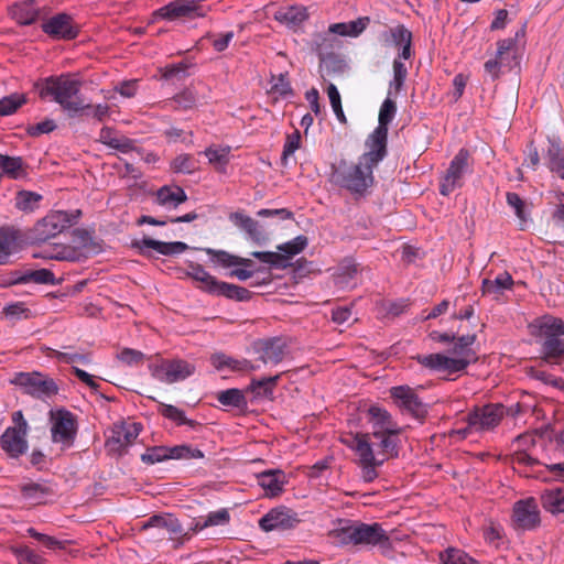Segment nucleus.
<instances>
[{
  "label": "nucleus",
  "instance_id": "f257e3e1",
  "mask_svg": "<svg viewBox=\"0 0 564 564\" xmlns=\"http://www.w3.org/2000/svg\"><path fill=\"white\" fill-rule=\"evenodd\" d=\"M82 82L70 75L50 76L44 80L40 97H52L69 117L77 116L90 108L80 97Z\"/></svg>",
  "mask_w": 564,
  "mask_h": 564
},
{
  "label": "nucleus",
  "instance_id": "f03ea898",
  "mask_svg": "<svg viewBox=\"0 0 564 564\" xmlns=\"http://www.w3.org/2000/svg\"><path fill=\"white\" fill-rule=\"evenodd\" d=\"M373 166L362 164L360 159L358 163L339 160L332 165L329 181L332 184L348 191L356 198L367 195L368 189L373 186Z\"/></svg>",
  "mask_w": 564,
  "mask_h": 564
},
{
  "label": "nucleus",
  "instance_id": "7ed1b4c3",
  "mask_svg": "<svg viewBox=\"0 0 564 564\" xmlns=\"http://www.w3.org/2000/svg\"><path fill=\"white\" fill-rule=\"evenodd\" d=\"M541 344V358L551 366L564 364V321L554 316H543L539 322Z\"/></svg>",
  "mask_w": 564,
  "mask_h": 564
},
{
  "label": "nucleus",
  "instance_id": "20e7f679",
  "mask_svg": "<svg viewBox=\"0 0 564 564\" xmlns=\"http://www.w3.org/2000/svg\"><path fill=\"white\" fill-rule=\"evenodd\" d=\"M82 217V210L72 212L54 210L48 213L28 231V239L31 243L37 245L55 238L68 227L73 226Z\"/></svg>",
  "mask_w": 564,
  "mask_h": 564
},
{
  "label": "nucleus",
  "instance_id": "39448f33",
  "mask_svg": "<svg viewBox=\"0 0 564 564\" xmlns=\"http://www.w3.org/2000/svg\"><path fill=\"white\" fill-rule=\"evenodd\" d=\"M368 438L367 435H352L349 441L343 440V443L358 455L362 479L366 482H372L378 477L377 468L393 457L388 454H375L372 444L368 442Z\"/></svg>",
  "mask_w": 564,
  "mask_h": 564
},
{
  "label": "nucleus",
  "instance_id": "423d86ee",
  "mask_svg": "<svg viewBox=\"0 0 564 564\" xmlns=\"http://www.w3.org/2000/svg\"><path fill=\"white\" fill-rule=\"evenodd\" d=\"M11 383L19 387L24 394L39 400L50 399L58 393L55 380L42 372H17Z\"/></svg>",
  "mask_w": 564,
  "mask_h": 564
},
{
  "label": "nucleus",
  "instance_id": "0eeeda50",
  "mask_svg": "<svg viewBox=\"0 0 564 564\" xmlns=\"http://www.w3.org/2000/svg\"><path fill=\"white\" fill-rule=\"evenodd\" d=\"M51 438L62 449L70 448L76 440L78 423L76 416L62 408L50 411Z\"/></svg>",
  "mask_w": 564,
  "mask_h": 564
},
{
  "label": "nucleus",
  "instance_id": "6e6552de",
  "mask_svg": "<svg viewBox=\"0 0 564 564\" xmlns=\"http://www.w3.org/2000/svg\"><path fill=\"white\" fill-rule=\"evenodd\" d=\"M142 429V424L137 422L113 424L111 435L107 437L105 443L108 454L117 458L128 454V448L138 438Z\"/></svg>",
  "mask_w": 564,
  "mask_h": 564
},
{
  "label": "nucleus",
  "instance_id": "1a4fd4ad",
  "mask_svg": "<svg viewBox=\"0 0 564 564\" xmlns=\"http://www.w3.org/2000/svg\"><path fill=\"white\" fill-rule=\"evenodd\" d=\"M151 376L164 383L183 381L195 372V366L183 359H162L149 365Z\"/></svg>",
  "mask_w": 564,
  "mask_h": 564
},
{
  "label": "nucleus",
  "instance_id": "9d476101",
  "mask_svg": "<svg viewBox=\"0 0 564 564\" xmlns=\"http://www.w3.org/2000/svg\"><path fill=\"white\" fill-rule=\"evenodd\" d=\"M469 158V152L464 148L453 158L440 184V193L442 195L448 196L456 188L463 186L465 175L471 171Z\"/></svg>",
  "mask_w": 564,
  "mask_h": 564
},
{
  "label": "nucleus",
  "instance_id": "9b49d317",
  "mask_svg": "<svg viewBox=\"0 0 564 564\" xmlns=\"http://www.w3.org/2000/svg\"><path fill=\"white\" fill-rule=\"evenodd\" d=\"M503 416V404L488 403L482 406H477L469 412L466 417V422L469 423L471 427H476V432H485L497 427Z\"/></svg>",
  "mask_w": 564,
  "mask_h": 564
},
{
  "label": "nucleus",
  "instance_id": "f8f14e48",
  "mask_svg": "<svg viewBox=\"0 0 564 564\" xmlns=\"http://www.w3.org/2000/svg\"><path fill=\"white\" fill-rule=\"evenodd\" d=\"M540 523V510L534 498L519 500L513 505L512 525L517 531H532Z\"/></svg>",
  "mask_w": 564,
  "mask_h": 564
},
{
  "label": "nucleus",
  "instance_id": "ddd939ff",
  "mask_svg": "<svg viewBox=\"0 0 564 564\" xmlns=\"http://www.w3.org/2000/svg\"><path fill=\"white\" fill-rule=\"evenodd\" d=\"M301 519L297 512L285 506H279L271 509L259 520V527L264 532L270 531H285L294 529Z\"/></svg>",
  "mask_w": 564,
  "mask_h": 564
},
{
  "label": "nucleus",
  "instance_id": "4468645a",
  "mask_svg": "<svg viewBox=\"0 0 564 564\" xmlns=\"http://www.w3.org/2000/svg\"><path fill=\"white\" fill-rule=\"evenodd\" d=\"M390 394L398 405L413 417L423 420L427 415V405L423 403L412 388L408 386L392 387Z\"/></svg>",
  "mask_w": 564,
  "mask_h": 564
},
{
  "label": "nucleus",
  "instance_id": "2eb2a0df",
  "mask_svg": "<svg viewBox=\"0 0 564 564\" xmlns=\"http://www.w3.org/2000/svg\"><path fill=\"white\" fill-rule=\"evenodd\" d=\"M370 432L356 433L355 435H367L368 442L371 443V436H380L382 433L401 432V427L393 421L391 414L379 405H371L367 411Z\"/></svg>",
  "mask_w": 564,
  "mask_h": 564
},
{
  "label": "nucleus",
  "instance_id": "dca6fc26",
  "mask_svg": "<svg viewBox=\"0 0 564 564\" xmlns=\"http://www.w3.org/2000/svg\"><path fill=\"white\" fill-rule=\"evenodd\" d=\"M45 34L56 40H73L79 33L78 25L74 22L72 15L67 13H57L42 24Z\"/></svg>",
  "mask_w": 564,
  "mask_h": 564
},
{
  "label": "nucleus",
  "instance_id": "f3484780",
  "mask_svg": "<svg viewBox=\"0 0 564 564\" xmlns=\"http://www.w3.org/2000/svg\"><path fill=\"white\" fill-rule=\"evenodd\" d=\"M155 15L170 21L180 18L194 19L197 17H204L205 10L203 6L195 0H174L160 8L155 12Z\"/></svg>",
  "mask_w": 564,
  "mask_h": 564
},
{
  "label": "nucleus",
  "instance_id": "a211bd4d",
  "mask_svg": "<svg viewBox=\"0 0 564 564\" xmlns=\"http://www.w3.org/2000/svg\"><path fill=\"white\" fill-rule=\"evenodd\" d=\"M422 367L436 372L453 375L466 370V362L454 360L448 355L435 352L429 355H416L413 357Z\"/></svg>",
  "mask_w": 564,
  "mask_h": 564
},
{
  "label": "nucleus",
  "instance_id": "6ab92c4d",
  "mask_svg": "<svg viewBox=\"0 0 564 564\" xmlns=\"http://www.w3.org/2000/svg\"><path fill=\"white\" fill-rule=\"evenodd\" d=\"M387 144L388 131L376 128L366 140L368 151L360 156V162L376 167L388 154Z\"/></svg>",
  "mask_w": 564,
  "mask_h": 564
},
{
  "label": "nucleus",
  "instance_id": "aec40b11",
  "mask_svg": "<svg viewBox=\"0 0 564 564\" xmlns=\"http://www.w3.org/2000/svg\"><path fill=\"white\" fill-rule=\"evenodd\" d=\"M253 349L262 362L278 365L284 359L288 345L282 337H269L256 341Z\"/></svg>",
  "mask_w": 564,
  "mask_h": 564
},
{
  "label": "nucleus",
  "instance_id": "412c9836",
  "mask_svg": "<svg viewBox=\"0 0 564 564\" xmlns=\"http://www.w3.org/2000/svg\"><path fill=\"white\" fill-rule=\"evenodd\" d=\"M230 223L245 232L247 239L256 245H264L268 241V234L263 226L243 212H234L228 216Z\"/></svg>",
  "mask_w": 564,
  "mask_h": 564
},
{
  "label": "nucleus",
  "instance_id": "4be33fe9",
  "mask_svg": "<svg viewBox=\"0 0 564 564\" xmlns=\"http://www.w3.org/2000/svg\"><path fill=\"white\" fill-rule=\"evenodd\" d=\"M132 247L137 249L140 254L147 257H150L148 249H153L163 256L180 254L188 249V246L182 241L165 242L150 237L132 241Z\"/></svg>",
  "mask_w": 564,
  "mask_h": 564
},
{
  "label": "nucleus",
  "instance_id": "5701e85b",
  "mask_svg": "<svg viewBox=\"0 0 564 564\" xmlns=\"http://www.w3.org/2000/svg\"><path fill=\"white\" fill-rule=\"evenodd\" d=\"M28 431L14 427H7L0 437L1 448L11 458H19L26 453L29 444L26 441Z\"/></svg>",
  "mask_w": 564,
  "mask_h": 564
},
{
  "label": "nucleus",
  "instance_id": "b1692460",
  "mask_svg": "<svg viewBox=\"0 0 564 564\" xmlns=\"http://www.w3.org/2000/svg\"><path fill=\"white\" fill-rule=\"evenodd\" d=\"M477 339L476 334H468L462 336H455L452 340L453 346L447 350V355L454 358V360H460L466 362V368L477 362L478 356L473 349V345Z\"/></svg>",
  "mask_w": 564,
  "mask_h": 564
},
{
  "label": "nucleus",
  "instance_id": "393cba45",
  "mask_svg": "<svg viewBox=\"0 0 564 564\" xmlns=\"http://www.w3.org/2000/svg\"><path fill=\"white\" fill-rule=\"evenodd\" d=\"M380 545L389 544V536L379 523H364L358 521L356 531V545Z\"/></svg>",
  "mask_w": 564,
  "mask_h": 564
},
{
  "label": "nucleus",
  "instance_id": "a878e982",
  "mask_svg": "<svg viewBox=\"0 0 564 564\" xmlns=\"http://www.w3.org/2000/svg\"><path fill=\"white\" fill-rule=\"evenodd\" d=\"M258 485L264 490L267 497H278L283 492L288 482L286 475L281 469H269L257 475Z\"/></svg>",
  "mask_w": 564,
  "mask_h": 564
},
{
  "label": "nucleus",
  "instance_id": "bb28decb",
  "mask_svg": "<svg viewBox=\"0 0 564 564\" xmlns=\"http://www.w3.org/2000/svg\"><path fill=\"white\" fill-rule=\"evenodd\" d=\"M514 281L507 271L499 273L495 279H484L481 282V292L484 295H490L494 300L499 301L506 291H511Z\"/></svg>",
  "mask_w": 564,
  "mask_h": 564
},
{
  "label": "nucleus",
  "instance_id": "cd10ccee",
  "mask_svg": "<svg viewBox=\"0 0 564 564\" xmlns=\"http://www.w3.org/2000/svg\"><path fill=\"white\" fill-rule=\"evenodd\" d=\"M308 14L305 7L291 6L281 8L274 13V19L281 24L286 25L289 29L296 30L301 24L307 20Z\"/></svg>",
  "mask_w": 564,
  "mask_h": 564
},
{
  "label": "nucleus",
  "instance_id": "c85d7f7f",
  "mask_svg": "<svg viewBox=\"0 0 564 564\" xmlns=\"http://www.w3.org/2000/svg\"><path fill=\"white\" fill-rule=\"evenodd\" d=\"M144 530L156 528L165 530L170 534V539H175L183 532L180 520L173 514H155L152 516L142 527Z\"/></svg>",
  "mask_w": 564,
  "mask_h": 564
},
{
  "label": "nucleus",
  "instance_id": "c756f323",
  "mask_svg": "<svg viewBox=\"0 0 564 564\" xmlns=\"http://www.w3.org/2000/svg\"><path fill=\"white\" fill-rule=\"evenodd\" d=\"M400 433L401 432H388L382 433L380 436H371L372 451H378V454L390 455L392 457L399 456L400 447Z\"/></svg>",
  "mask_w": 564,
  "mask_h": 564
},
{
  "label": "nucleus",
  "instance_id": "7c9ffc66",
  "mask_svg": "<svg viewBox=\"0 0 564 564\" xmlns=\"http://www.w3.org/2000/svg\"><path fill=\"white\" fill-rule=\"evenodd\" d=\"M20 492L31 503L41 505L48 496L54 494V490L47 482L30 481L20 486Z\"/></svg>",
  "mask_w": 564,
  "mask_h": 564
},
{
  "label": "nucleus",
  "instance_id": "2f4dec72",
  "mask_svg": "<svg viewBox=\"0 0 564 564\" xmlns=\"http://www.w3.org/2000/svg\"><path fill=\"white\" fill-rule=\"evenodd\" d=\"M544 160L549 170L564 180V149L558 141L549 139Z\"/></svg>",
  "mask_w": 564,
  "mask_h": 564
},
{
  "label": "nucleus",
  "instance_id": "473e14b6",
  "mask_svg": "<svg viewBox=\"0 0 564 564\" xmlns=\"http://www.w3.org/2000/svg\"><path fill=\"white\" fill-rule=\"evenodd\" d=\"M523 35V31H518L514 37L500 40L497 43V52L495 57L503 61L505 63H511L512 68L519 65V48L517 45V37Z\"/></svg>",
  "mask_w": 564,
  "mask_h": 564
},
{
  "label": "nucleus",
  "instance_id": "72a5a7b5",
  "mask_svg": "<svg viewBox=\"0 0 564 564\" xmlns=\"http://www.w3.org/2000/svg\"><path fill=\"white\" fill-rule=\"evenodd\" d=\"M358 521L339 519L336 527L329 531V535L339 544L356 545V531Z\"/></svg>",
  "mask_w": 564,
  "mask_h": 564
},
{
  "label": "nucleus",
  "instance_id": "f704fd0d",
  "mask_svg": "<svg viewBox=\"0 0 564 564\" xmlns=\"http://www.w3.org/2000/svg\"><path fill=\"white\" fill-rule=\"evenodd\" d=\"M18 231L9 228H0V264H6L9 257L18 250Z\"/></svg>",
  "mask_w": 564,
  "mask_h": 564
},
{
  "label": "nucleus",
  "instance_id": "c9c22d12",
  "mask_svg": "<svg viewBox=\"0 0 564 564\" xmlns=\"http://www.w3.org/2000/svg\"><path fill=\"white\" fill-rule=\"evenodd\" d=\"M281 378V375L272 377L252 378L247 391L254 394L256 398H272L274 389Z\"/></svg>",
  "mask_w": 564,
  "mask_h": 564
},
{
  "label": "nucleus",
  "instance_id": "e433bc0d",
  "mask_svg": "<svg viewBox=\"0 0 564 564\" xmlns=\"http://www.w3.org/2000/svg\"><path fill=\"white\" fill-rule=\"evenodd\" d=\"M73 237L76 243H78L79 248L83 249V257L88 258L93 254H97L102 251L101 243L97 241L93 235L82 228H76L73 230Z\"/></svg>",
  "mask_w": 564,
  "mask_h": 564
},
{
  "label": "nucleus",
  "instance_id": "4c0bfd02",
  "mask_svg": "<svg viewBox=\"0 0 564 564\" xmlns=\"http://www.w3.org/2000/svg\"><path fill=\"white\" fill-rule=\"evenodd\" d=\"M189 271L187 275L193 280L202 283L200 289L209 294H214L219 280H217L214 275L207 272L202 264L191 263Z\"/></svg>",
  "mask_w": 564,
  "mask_h": 564
},
{
  "label": "nucleus",
  "instance_id": "58836bf2",
  "mask_svg": "<svg viewBox=\"0 0 564 564\" xmlns=\"http://www.w3.org/2000/svg\"><path fill=\"white\" fill-rule=\"evenodd\" d=\"M26 165L21 156H9L1 154L0 169L2 176L7 175L12 180H19L26 175Z\"/></svg>",
  "mask_w": 564,
  "mask_h": 564
},
{
  "label": "nucleus",
  "instance_id": "ea45409f",
  "mask_svg": "<svg viewBox=\"0 0 564 564\" xmlns=\"http://www.w3.org/2000/svg\"><path fill=\"white\" fill-rule=\"evenodd\" d=\"M541 503L545 511L552 514L564 512V488L545 490L541 495Z\"/></svg>",
  "mask_w": 564,
  "mask_h": 564
},
{
  "label": "nucleus",
  "instance_id": "a19ab883",
  "mask_svg": "<svg viewBox=\"0 0 564 564\" xmlns=\"http://www.w3.org/2000/svg\"><path fill=\"white\" fill-rule=\"evenodd\" d=\"M156 200L162 206L172 205L177 207L180 204L187 200V195L180 186H175L174 188L163 186L156 192Z\"/></svg>",
  "mask_w": 564,
  "mask_h": 564
},
{
  "label": "nucleus",
  "instance_id": "79ce46f5",
  "mask_svg": "<svg viewBox=\"0 0 564 564\" xmlns=\"http://www.w3.org/2000/svg\"><path fill=\"white\" fill-rule=\"evenodd\" d=\"M213 295H223L229 300L246 302L251 299L252 293L243 286L219 281Z\"/></svg>",
  "mask_w": 564,
  "mask_h": 564
},
{
  "label": "nucleus",
  "instance_id": "37998d69",
  "mask_svg": "<svg viewBox=\"0 0 564 564\" xmlns=\"http://www.w3.org/2000/svg\"><path fill=\"white\" fill-rule=\"evenodd\" d=\"M159 412L162 416L175 422L178 426L188 425L192 429H196L200 425L197 421L187 419L183 410L172 404L161 403Z\"/></svg>",
  "mask_w": 564,
  "mask_h": 564
},
{
  "label": "nucleus",
  "instance_id": "c03bdc74",
  "mask_svg": "<svg viewBox=\"0 0 564 564\" xmlns=\"http://www.w3.org/2000/svg\"><path fill=\"white\" fill-rule=\"evenodd\" d=\"M319 69L322 75L327 76L343 74L346 69L345 61L334 53L319 55Z\"/></svg>",
  "mask_w": 564,
  "mask_h": 564
},
{
  "label": "nucleus",
  "instance_id": "a18cd8bd",
  "mask_svg": "<svg viewBox=\"0 0 564 564\" xmlns=\"http://www.w3.org/2000/svg\"><path fill=\"white\" fill-rule=\"evenodd\" d=\"M217 400L220 404L225 406H232L241 410L246 409L248 405L243 392L236 388L218 392Z\"/></svg>",
  "mask_w": 564,
  "mask_h": 564
},
{
  "label": "nucleus",
  "instance_id": "49530a36",
  "mask_svg": "<svg viewBox=\"0 0 564 564\" xmlns=\"http://www.w3.org/2000/svg\"><path fill=\"white\" fill-rule=\"evenodd\" d=\"M169 459H202L204 453L188 444H180L172 447L167 446Z\"/></svg>",
  "mask_w": 564,
  "mask_h": 564
},
{
  "label": "nucleus",
  "instance_id": "de8ad7c7",
  "mask_svg": "<svg viewBox=\"0 0 564 564\" xmlns=\"http://www.w3.org/2000/svg\"><path fill=\"white\" fill-rule=\"evenodd\" d=\"M42 200V195L30 192V191H20L15 196V207L19 210L25 213H32L39 207V203Z\"/></svg>",
  "mask_w": 564,
  "mask_h": 564
},
{
  "label": "nucleus",
  "instance_id": "09e8293b",
  "mask_svg": "<svg viewBox=\"0 0 564 564\" xmlns=\"http://www.w3.org/2000/svg\"><path fill=\"white\" fill-rule=\"evenodd\" d=\"M26 95L14 93L0 99V117L10 116L26 104Z\"/></svg>",
  "mask_w": 564,
  "mask_h": 564
},
{
  "label": "nucleus",
  "instance_id": "8fccbe9b",
  "mask_svg": "<svg viewBox=\"0 0 564 564\" xmlns=\"http://www.w3.org/2000/svg\"><path fill=\"white\" fill-rule=\"evenodd\" d=\"M308 243V239L306 236L300 235L294 239L279 245L276 248L282 252L284 257H288V260L292 257L302 252Z\"/></svg>",
  "mask_w": 564,
  "mask_h": 564
},
{
  "label": "nucleus",
  "instance_id": "3c124183",
  "mask_svg": "<svg viewBox=\"0 0 564 564\" xmlns=\"http://www.w3.org/2000/svg\"><path fill=\"white\" fill-rule=\"evenodd\" d=\"M397 112V105L395 101L392 99V97L387 96L384 101L382 102L379 111V118H378V127L383 130H389V124L393 120Z\"/></svg>",
  "mask_w": 564,
  "mask_h": 564
},
{
  "label": "nucleus",
  "instance_id": "603ef678",
  "mask_svg": "<svg viewBox=\"0 0 564 564\" xmlns=\"http://www.w3.org/2000/svg\"><path fill=\"white\" fill-rule=\"evenodd\" d=\"M171 101L176 110H189L196 106L197 96L192 88H185L176 94Z\"/></svg>",
  "mask_w": 564,
  "mask_h": 564
},
{
  "label": "nucleus",
  "instance_id": "864d4df0",
  "mask_svg": "<svg viewBox=\"0 0 564 564\" xmlns=\"http://www.w3.org/2000/svg\"><path fill=\"white\" fill-rule=\"evenodd\" d=\"M443 564H478L476 560L459 549L448 547L441 554Z\"/></svg>",
  "mask_w": 564,
  "mask_h": 564
},
{
  "label": "nucleus",
  "instance_id": "5fc2aeb1",
  "mask_svg": "<svg viewBox=\"0 0 564 564\" xmlns=\"http://www.w3.org/2000/svg\"><path fill=\"white\" fill-rule=\"evenodd\" d=\"M197 161L191 154H180L172 161V169L176 173L192 174L197 169Z\"/></svg>",
  "mask_w": 564,
  "mask_h": 564
},
{
  "label": "nucleus",
  "instance_id": "6e6d98bb",
  "mask_svg": "<svg viewBox=\"0 0 564 564\" xmlns=\"http://www.w3.org/2000/svg\"><path fill=\"white\" fill-rule=\"evenodd\" d=\"M251 256L263 263H268L274 268H285L288 262V257H284L280 252L273 251H253Z\"/></svg>",
  "mask_w": 564,
  "mask_h": 564
},
{
  "label": "nucleus",
  "instance_id": "4d7b16f0",
  "mask_svg": "<svg viewBox=\"0 0 564 564\" xmlns=\"http://www.w3.org/2000/svg\"><path fill=\"white\" fill-rule=\"evenodd\" d=\"M326 91H327L329 102H330V106L333 108V111H334L336 118L338 119L339 122L347 123V118H346L343 107H341V98H340V94H339L337 87L330 83L327 86Z\"/></svg>",
  "mask_w": 564,
  "mask_h": 564
},
{
  "label": "nucleus",
  "instance_id": "13d9d810",
  "mask_svg": "<svg viewBox=\"0 0 564 564\" xmlns=\"http://www.w3.org/2000/svg\"><path fill=\"white\" fill-rule=\"evenodd\" d=\"M205 252L212 257V261L223 268H231L237 265V256L225 250H215L206 248Z\"/></svg>",
  "mask_w": 564,
  "mask_h": 564
},
{
  "label": "nucleus",
  "instance_id": "bf43d9fd",
  "mask_svg": "<svg viewBox=\"0 0 564 564\" xmlns=\"http://www.w3.org/2000/svg\"><path fill=\"white\" fill-rule=\"evenodd\" d=\"M167 459V446L163 445L149 447L147 452L141 455L142 463L147 465H153Z\"/></svg>",
  "mask_w": 564,
  "mask_h": 564
},
{
  "label": "nucleus",
  "instance_id": "052dcab7",
  "mask_svg": "<svg viewBox=\"0 0 564 564\" xmlns=\"http://www.w3.org/2000/svg\"><path fill=\"white\" fill-rule=\"evenodd\" d=\"M485 73L488 74L492 80H497L505 72V69L511 70L512 64L505 63L499 58H490L484 64Z\"/></svg>",
  "mask_w": 564,
  "mask_h": 564
},
{
  "label": "nucleus",
  "instance_id": "680f3d73",
  "mask_svg": "<svg viewBox=\"0 0 564 564\" xmlns=\"http://www.w3.org/2000/svg\"><path fill=\"white\" fill-rule=\"evenodd\" d=\"M28 283L34 282L36 284H56V279L54 273L48 269H39V270H26Z\"/></svg>",
  "mask_w": 564,
  "mask_h": 564
},
{
  "label": "nucleus",
  "instance_id": "e2e57ef3",
  "mask_svg": "<svg viewBox=\"0 0 564 564\" xmlns=\"http://www.w3.org/2000/svg\"><path fill=\"white\" fill-rule=\"evenodd\" d=\"M26 532L31 538L37 540L44 547L48 550L65 549L64 541H59L54 536L40 533L34 528H29Z\"/></svg>",
  "mask_w": 564,
  "mask_h": 564
},
{
  "label": "nucleus",
  "instance_id": "0e129e2a",
  "mask_svg": "<svg viewBox=\"0 0 564 564\" xmlns=\"http://www.w3.org/2000/svg\"><path fill=\"white\" fill-rule=\"evenodd\" d=\"M383 36L387 40L390 37L395 46H401L405 42L412 41V33L403 24L391 28L388 32L383 33Z\"/></svg>",
  "mask_w": 564,
  "mask_h": 564
},
{
  "label": "nucleus",
  "instance_id": "69168bd1",
  "mask_svg": "<svg viewBox=\"0 0 564 564\" xmlns=\"http://www.w3.org/2000/svg\"><path fill=\"white\" fill-rule=\"evenodd\" d=\"M212 364L218 370L228 368L232 371L241 370V359H235L225 354H215L212 356Z\"/></svg>",
  "mask_w": 564,
  "mask_h": 564
},
{
  "label": "nucleus",
  "instance_id": "338daca9",
  "mask_svg": "<svg viewBox=\"0 0 564 564\" xmlns=\"http://www.w3.org/2000/svg\"><path fill=\"white\" fill-rule=\"evenodd\" d=\"M204 154L207 156L210 164L215 165L217 170H223L228 164V149H213L208 148L204 151Z\"/></svg>",
  "mask_w": 564,
  "mask_h": 564
},
{
  "label": "nucleus",
  "instance_id": "774afa93",
  "mask_svg": "<svg viewBox=\"0 0 564 564\" xmlns=\"http://www.w3.org/2000/svg\"><path fill=\"white\" fill-rule=\"evenodd\" d=\"M15 555L19 564H44L43 557L28 546L18 549Z\"/></svg>",
  "mask_w": 564,
  "mask_h": 564
}]
</instances>
